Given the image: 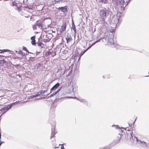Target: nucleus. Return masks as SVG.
I'll use <instances>...</instances> for the list:
<instances>
[{"mask_svg": "<svg viewBox=\"0 0 149 149\" xmlns=\"http://www.w3.org/2000/svg\"><path fill=\"white\" fill-rule=\"evenodd\" d=\"M107 10L101 9L100 10V16L103 19L106 18L107 17Z\"/></svg>", "mask_w": 149, "mask_h": 149, "instance_id": "obj_1", "label": "nucleus"}, {"mask_svg": "<svg viewBox=\"0 0 149 149\" xmlns=\"http://www.w3.org/2000/svg\"><path fill=\"white\" fill-rule=\"evenodd\" d=\"M31 9H29L27 10L24 11L23 15L26 17H29L32 15V12L31 11Z\"/></svg>", "mask_w": 149, "mask_h": 149, "instance_id": "obj_2", "label": "nucleus"}, {"mask_svg": "<svg viewBox=\"0 0 149 149\" xmlns=\"http://www.w3.org/2000/svg\"><path fill=\"white\" fill-rule=\"evenodd\" d=\"M12 106V104H8L7 106L4 107L2 108L1 110L3 112H5L7 111L8 109L11 108Z\"/></svg>", "mask_w": 149, "mask_h": 149, "instance_id": "obj_3", "label": "nucleus"}, {"mask_svg": "<svg viewBox=\"0 0 149 149\" xmlns=\"http://www.w3.org/2000/svg\"><path fill=\"white\" fill-rule=\"evenodd\" d=\"M60 85V84L58 83H57L53 87L50 89V92L53 91L54 90H55L58 87H59Z\"/></svg>", "mask_w": 149, "mask_h": 149, "instance_id": "obj_4", "label": "nucleus"}, {"mask_svg": "<svg viewBox=\"0 0 149 149\" xmlns=\"http://www.w3.org/2000/svg\"><path fill=\"white\" fill-rule=\"evenodd\" d=\"M58 9H61L62 12L65 13V12H67V7L65 6L63 7H59Z\"/></svg>", "mask_w": 149, "mask_h": 149, "instance_id": "obj_5", "label": "nucleus"}, {"mask_svg": "<svg viewBox=\"0 0 149 149\" xmlns=\"http://www.w3.org/2000/svg\"><path fill=\"white\" fill-rule=\"evenodd\" d=\"M66 26V24L65 23L61 27L60 29L61 32H62L64 31L65 30Z\"/></svg>", "mask_w": 149, "mask_h": 149, "instance_id": "obj_6", "label": "nucleus"}, {"mask_svg": "<svg viewBox=\"0 0 149 149\" xmlns=\"http://www.w3.org/2000/svg\"><path fill=\"white\" fill-rule=\"evenodd\" d=\"M35 37L33 36L31 38V39L32 40L31 43L33 45H35L36 44V40L35 39Z\"/></svg>", "mask_w": 149, "mask_h": 149, "instance_id": "obj_7", "label": "nucleus"}, {"mask_svg": "<svg viewBox=\"0 0 149 149\" xmlns=\"http://www.w3.org/2000/svg\"><path fill=\"white\" fill-rule=\"evenodd\" d=\"M61 87H60V88H58L56 91L52 94L51 95V96H53L54 95H56L61 90Z\"/></svg>", "mask_w": 149, "mask_h": 149, "instance_id": "obj_8", "label": "nucleus"}, {"mask_svg": "<svg viewBox=\"0 0 149 149\" xmlns=\"http://www.w3.org/2000/svg\"><path fill=\"white\" fill-rule=\"evenodd\" d=\"M99 41V40H98L97 41H95V42H94L91 45V46L90 47H88L86 49L84 50L83 52H82L83 53H84L88 49H89L91 46H93V45L95 44L96 43L98 42V41Z\"/></svg>", "mask_w": 149, "mask_h": 149, "instance_id": "obj_9", "label": "nucleus"}, {"mask_svg": "<svg viewBox=\"0 0 149 149\" xmlns=\"http://www.w3.org/2000/svg\"><path fill=\"white\" fill-rule=\"evenodd\" d=\"M66 40L67 42L68 43L70 41H72V39L71 37L66 38Z\"/></svg>", "mask_w": 149, "mask_h": 149, "instance_id": "obj_10", "label": "nucleus"}, {"mask_svg": "<svg viewBox=\"0 0 149 149\" xmlns=\"http://www.w3.org/2000/svg\"><path fill=\"white\" fill-rule=\"evenodd\" d=\"M52 52H51L50 51H48L46 52L45 53V56H47L50 54H52Z\"/></svg>", "mask_w": 149, "mask_h": 149, "instance_id": "obj_11", "label": "nucleus"}, {"mask_svg": "<svg viewBox=\"0 0 149 149\" xmlns=\"http://www.w3.org/2000/svg\"><path fill=\"white\" fill-rule=\"evenodd\" d=\"M38 46H40L41 47H42L44 46V45L43 43L42 42H39L38 43Z\"/></svg>", "mask_w": 149, "mask_h": 149, "instance_id": "obj_12", "label": "nucleus"}, {"mask_svg": "<svg viewBox=\"0 0 149 149\" xmlns=\"http://www.w3.org/2000/svg\"><path fill=\"white\" fill-rule=\"evenodd\" d=\"M9 50L8 49H3V50H1L0 49V53H2L3 52H8L9 51Z\"/></svg>", "mask_w": 149, "mask_h": 149, "instance_id": "obj_13", "label": "nucleus"}, {"mask_svg": "<svg viewBox=\"0 0 149 149\" xmlns=\"http://www.w3.org/2000/svg\"><path fill=\"white\" fill-rule=\"evenodd\" d=\"M72 29L74 31V32H75L76 31V27L75 25L73 24V25L72 26Z\"/></svg>", "mask_w": 149, "mask_h": 149, "instance_id": "obj_14", "label": "nucleus"}, {"mask_svg": "<svg viewBox=\"0 0 149 149\" xmlns=\"http://www.w3.org/2000/svg\"><path fill=\"white\" fill-rule=\"evenodd\" d=\"M23 49L26 51V52H28V53H29V52L28 50L26 48V47H23Z\"/></svg>", "mask_w": 149, "mask_h": 149, "instance_id": "obj_15", "label": "nucleus"}, {"mask_svg": "<svg viewBox=\"0 0 149 149\" xmlns=\"http://www.w3.org/2000/svg\"><path fill=\"white\" fill-rule=\"evenodd\" d=\"M5 61L4 60H0V64H3Z\"/></svg>", "mask_w": 149, "mask_h": 149, "instance_id": "obj_16", "label": "nucleus"}, {"mask_svg": "<svg viewBox=\"0 0 149 149\" xmlns=\"http://www.w3.org/2000/svg\"><path fill=\"white\" fill-rule=\"evenodd\" d=\"M84 54L83 52L79 54V58L80 59L81 56Z\"/></svg>", "mask_w": 149, "mask_h": 149, "instance_id": "obj_17", "label": "nucleus"}, {"mask_svg": "<svg viewBox=\"0 0 149 149\" xmlns=\"http://www.w3.org/2000/svg\"><path fill=\"white\" fill-rule=\"evenodd\" d=\"M110 148L109 147L107 146L104 147L103 149H109Z\"/></svg>", "mask_w": 149, "mask_h": 149, "instance_id": "obj_18", "label": "nucleus"}, {"mask_svg": "<svg viewBox=\"0 0 149 149\" xmlns=\"http://www.w3.org/2000/svg\"><path fill=\"white\" fill-rule=\"evenodd\" d=\"M141 143L142 144L145 145L146 146H147V145L145 142H141Z\"/></svg>", "mask_w": 149, "mask_h": 149, "instance_id": "obj_19", "label": "nucleus"}, {"mask_svg": "<svg viewBox=\"0 0 149 149\" xmlns=\"http://www.w3.org/2000/svg\"><path fill=\"white\" fill-rule=\"evenodd\" d=\"M61 149H64V146L63 145H61Z\"/></svg>", "mask_w": 149, "mask_h": 149, "instance_id": "obj_20", "label": "nucleus"}, {"mask_svg": "<svg viewBox=\"0 0 149 149\" xmlns=\"http://www.w3.org/2000/svg\"><path fill=\"white\" fill-rule=\"evenodd\" d=\"M132 132L130 131V133L129 134H129H130V136H132Z\"/></svg>", "mask_w": 149, "mask_h": 149, "instance_id": "obj_21", "label": "nucleus"}, {"mask_svg": "<svg viewBox=\"0 0 149 149\" xmlns=\"http://www.w3.org/2000/svg\"><path fill=\"white\" fill-rule=\"evenodd\" d=\"M100 1L101 2H102L103 1V0H101Z\"/></svg>", "mask_w": 149, "mask_h": 149, "instance_id": "obj_22", "label": "nucleus"}, {"mask_svg": "<svg viewBox=\"0 0 149 149\" xmlns=\"http://www.w3.org/2000/svg\"><path fill=\"white\" fill-rule=\"evenodd\" d=\"M0 57H4V56H2V55H0Z\"/></svg>", "mask_w": 149, "mask_h": 149, "instance_id": "obj_23", "label": "nucleus"}, {"mask_svg": "<svg viewBox=\"0 0 149 149\" xmlns=\"http://www.w3.org/2000/svg\"><path fill=\"white\" fill-rule=\"evenodd\" d=\"M1 142L0 143V146L1 145Z\"/></svg>", "mask_w": 149, "mask_h": 149, "instance_id": "obj_24", "label": "nucleus"}]
</instances>
